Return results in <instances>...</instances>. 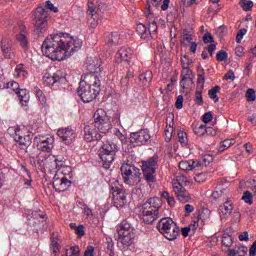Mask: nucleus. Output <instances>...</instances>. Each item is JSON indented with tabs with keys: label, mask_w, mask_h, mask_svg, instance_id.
I'll list each match as a JSON object with an SVG mask.
<instances>
[{
	"label": "nucleus",
	"mask_w": 256,
	"mask_h": 256,
	"mask_svg": "<svg viewBox=\"0 0 256 256\" xmlns=\"http://www.w3.org/2000/svg\"><path fill=\"white\" fill-rule=\"evenodd\" d=\"M83 47V41L68 34L57 33L48 36L42 44V53L52 61H63Z\"/></svg>",
	"instance_id": "nucleus-1"
},
{
	"label": "nucleus",
	"mask_w": 256,
	"mask_h": 256,
	"mask_svg": "<svg viewBox=\"0 0 256 256\" xmlns=\"http://www.w3.org/2000/svg\"><path fill=\"white\" fill-rule=\"evenodd\" d=\"M53 13H59V8L55 7L51 1H46L45 4H40L33 12L32 18L34 21V33L41 37L43 33L47 32L49 25V10Z\"/></svg>",
	"instance_id": "nucleus-2"
},
{
	"label": "nucleus",
	"mask_w": 256,
	"mask_h": 256,
	"mask_svg": "<svg viewBox=\"0 0 256 256\" xmlns=\"http://www.w3.org/2000/svg\"><path fill=\"white\" fill-rule=\"evenodd\" d=\"M163 202L161 198H149L145 203L140 206V217L144 223L151 225L157 219L163 217Z\"/></svg>",
	"instance_id": "nucleus-3"
},
{
	"label": "nucleus",
	"mask_w": 256,
	"mask_h": 256,
	"mask_svg": "<svg viewBox=\"0 0 256 256\" xmlns=\"http://www.w3.org/2000/svg\"><path fill=\"white\" fill-rule=\"evenodd\" d=\"M101 81L97 75H87L85 80L80 81L78 87V95L81 97L83 103H91L97 99V95L101 91Z\"/></svg>",
	"instance_id": "nucleus-4"
},
{
	"label": "nucleus",
	"mask_w": 256,
	"mask_h": 256,
	"mask_svg": "<svg viewBox=\"0 0 256 256\" xmlns=\"http://www.w3.org/2000/svg\"><path fill=\"white\" fill-rule=\"evenodd\" d=\"M118 231V247L122 251H127L133 245L135 239V229L127 221H122L117 226Z\"/></svg>",
	"instance_id": "nucleus-5"
},
{
	"label": "nucleus",
	"mask_w": 256,
	"mask_h": 256,
	"mask_svg": "<svg viewBox=\"0 0 256 256\" xmlns=\"http://www.w3.org/2000/svg\"><path fill=\"white\" fill-rule=\"evenodd\" d=\"M71 179H73L72 168H64L63 170L56 171L53 177V188L58 193H65L71 187Z\"/></svg>",
	"instance_id": "nucleus-6"
},
{
	"label": "nucleus",
	"mask_w": 256,
	"mask_h": 256,
	"mask_svg": "<svg viewBox=\"0 0 256 256\" xmlns=\"http://www.w3.org/2000/svg\"><path fill=\"white\" fill-rule=\"evenodd\" d=\"M119 151V146L115 142L106 141L98 151V155L103 162L104 169H109L115 161V155Z\"/></svg>",
	"instance_id": "nucleus-7"
},
{
	"label": "nucleus",
	"mask_w": 256,
	"mask_h": 256,
	"mask_svg": "<svg viewBox=\"0 0 256 256\" xmlns=\"http://www.w3.org/2000/svg\"><path fill=\"white\" fill-rule=\"evenodd\" d=\"M120 171L126 185L135 186L141 183V169L129 164H123Z\"/></svg>",
	"instance_id": "nucleus-8"
},
{
	"label": "nucleus",
	"mask_w": 256,
	"mask_h": 256,
	"mask_svg": "<svg viewBox=\"0 0 256 256\" xmlns=\"http://www.w3.org/2000/svg\"><path fill=\"white\" fill-rule=\"evenodd\" d=\"M94 125L97 127L99 133L107 134L113 129V124L104 109H98L94 113Z\"/></svg>",
	"instance_id": "nucleus-9"
},
{
	"label": "nucleus",
	"mask_w": 256,
	"mask_h": 256,
	"mask_svg": "<svg viewBox=\"0 0 256 256\" xmlns=\"http://www.w3.org/2000/svg\"><path fill=\"white\" fill-rule=\"evenodd\" d=\"M110 190L113 195L114 207L117 209H123L127 205V193L119 186V181H110Z\"/></svg>",
	"instance_id": "nucleus-10"
},
{
	"label": "nucleus",
	"mask_w": 256,
	"mask_h": 256,
	"mask_svg": "<svg viewBox=\"0 0 256 256\" xmlns=\"http://www.w3.org/2000/svg\"><path fill=\"white\" fill-rule=\"evenodd\" d=\"M158 163V156H153L147 161L142 162V171L144 174V179L147 181V183H155V171H157Z\"/></svg>",
	"instance_id": "nucleus-11"
},
{
	"label": "nucleus",
	"mask_w": 256,
	"mask_h": 256,
	"mask_svg": "<svg viewBox=\"0 0 256 256\" xmlns=\"http://www.w3.org/2000/svg\"><path fill=\"white\" fill-rule=\"evenodd\" d=\"M4 88L10 93H16L21 105H23V107H27V103H29V91H27V89H19V83L15 81L6 83Z\"/></svg>",
	"instance_id": "nucleus-12"
},
{
	"label": "nucleus",
	"mask_w": 256,
	"mask_h": 256,
	"mask_svg": "<svg viewBox=\"0 0 256 256\" xmlns=\"http://www.w3.org/2000/svg\"><path fill=\"white\" fill-rule=\"evenodd\" d=\"M37 150L43 153H51L55 147V137L51 135L38 136L34 139Z\"/></svg>",
	"instance_id": "nucleus-13"
},
{
	"label": "nucleus",
	"mask_w": 256,
	"mask_h": 256,
	"mask_svg": "<svg viewBox=\"0 0 256 256\" xmlns=\"http://www.w3.org/2000/svg\"><path fill=\"white\" fill-rule=\"evenodd\" d=\"M103 7H105V4H99L98 7H95V4L91 0H88L87 15L88 21L90 22L92 27H97L99 23V13L101 11H105Z\"/></svg>",
	"instance_id": "nucleus-14"
},
{
	"label": "nucleus",
	"mask_w": 256,
	"mask_h": 256,
	"mask_svg": "<svg viewBox=\"0 0 256 256\" xmlns=\"http://www.w3.org/2000/svg\"><path fill=\"white\" fill-rule=\"evenodd\" d=\"M57 135L65 145H72L77 139V132L71 127L58 129Z\"/></svg>",
	"instance_id": "nucleus-15"
},
{
	"label": "nucleus",
	"mask_w": 256,
	"mask_h": 256,
	"mask_svg": "<svg viewBox=\"0 0 256 256\" xmlns=\"http://www.w3.org/2000/svg\"><path fill=\"white\" fill-rule=\"evenodd\" d=\"M150 139L151 134L147 129L134 132L130 135V143H132V145H137L138 147H141V145H146Z\"/></svg>",
	"instance_id": "nucleus-16"
},
{
	"label": "nucleus",
	"mask_w": 256,
	"mask_h": 256,
	"mask_svg": "<svg viewBox=\"0 0 256 256\" xmlns=\"http://www.w3.org/2000/svg\"><path fill=\"white\" fill-rule=\"evenodd\" d=\"M146 19L148 21V35L150 37H155L157 30L159 29V25L165 28V20L159 19L157 22V18H153V13L150 10L146 12Z\"/></svg>",
	"instance_id": "nucleus-17"
},
{
	"label": "nucleus",
	"mask_w": 256,
	"mask_h": 256,
	"mask_svg": "<svg viewBox=\"0 0 256 256\" xmlns=\"http://www.w3.org/2000/svg\"><path fill=\"white\" fill-rule=\"evenodd\" d=\"M14 141L17 143L18 147L20 149H27L29 145H31V136L24 135L23 136V130L20 126H16L14 128Z\"/></svg>",
	"instance_id": "nucleus-18"
},
{
	"label": "nucleus",
	"mask_w": 256,
	"mask_h": 256,
	"mask_svg": "<svg viewBox=\"0 0 256 256\" xmlns=\"http://www.w3.org/2000/svg\"><path fill=\"white\" fill-rule=\"evenodd\" d=\"M180 79V87H182V89H191L195 75L193 74V71L189 69V67H184L182 68Z\"/></svg>",
	"instance_id": "nucleus-19"
},
{
	"label": "nucleus",
	"mask_w": 256,
	"mask_h": 256,
	"mask_svg": "<svg viewBox=\"0 0 256 256\" xmlns=\"http://www.w3.org/2000/svg\"><path fill=\"white\" fill-rule=\"evenodd\" d=\"M101 132L97 131V126L95 124H89L84 127V139L88 143L92 141H101Z\"/></svg>",
	"instance_id": "nucleus-20"
},
{
	"label": "nucleus",
	"mask_w": 256,
	"mask_h": 256,
	"mask_svg": "<svg viewBox=\"0 0 256 256\" xmlns=\"http://www.w3.org/2000/svg\"><path fill=\"white\" fill-rule=\"evenodd\" d=\"M65 79V72L62 70H57L53 76L49 73H45L43 76V81L46 85H55V83H59Z\"/></svg>",
	"instance_id": "nucleus-21"
},
{
	"label": "nucleus",
	"mask_w": 256,
	"mask_h": 256,
	"mask_svg": "<svg viewBox=\"0 0 256 256\" xmlns=\"http://www.w3.org/2000/svg\"><path fill=\"white\" fill-rule=\"evenodd\" d=\"M173 191L180 203H189L191 201V195L189 192H187V189L183 187L182 185H175V187H172Z\"/></svg>",
	"instance_id": "nucleus-22"
},
{
	"label": "nucleus",
	"mask_w": 256,
	"mask_h": 256,
	"mask_svg": "<svg viewBox=\"0 0 256 256\" xmlns=\"http://www.w3.org/2000/svg\"><path fill=\"white\" fill-rule=\"evenodd\" d=\"M85 65L87 71L90 73L88 75H98V73L103 71V67H101V61L98 59L93 60L92 58H87Z\"/></svg>",
	"instance_id": "nucleus-23"
},
{
	"label": "nucleus",
	"mask_w": 256,
	"mask_h": 256,
	"mask_svg": "<svg viewBox=\"0 0 256 256\" xmlns=\"http://www.w3.org/2000/svg\"><path fill=\"white\" fill-rule=\"evenodd\" d=\"M211 162H213V156L211 155H205L199 160H192V171H201L202 169H205V167H207V165H209Z\"/></svg>",
	"instance_id": "nucleus-24"
},
{
	"label": "nucleus",
	"mask_w": 256,
	"mask_h": 256,
	"mask_svg": "<svg viewBox=\"0 0 256 256\" xmlns=\"http://www.w3.org/2000/svg\"><path fill=\"white\" fill-rule=\"evenodd\" d=\"M218 213L221 221H227L231 213H233V204L230 201L224 202L219 206Z\"/></svg>",
	"instance_id": "nucleus-25"
},
{
	"label": "nucleus",
	"mask_w": 256,
	"mask_h": 256,
	"mask_svg": "<svg viewBox=\"0 0 256 256\" xmlns=\"http://www.w3.org/2000/svg\"><path fill=\"white\" fill-rule=\"evenodd\" d=\"M25 25L21 24L19 26V34L16 35V41L19 43L22 49H27L29 47V38H27V31Z\"/></svg>",
	"instance_id": "nucleus-26"
},
{
	"label": "nucleus",
	"mask_w": 256,
	"mask_h": 256,
	"mask_svg": "<svg viewBox=\"0 0 256 256\" xmlns=\"http://www.w3.org/2000/svg\"><path fill=\"white\" fill-rule=\"evenodd\" d=\"M132 55L131 48L122 47L116 53V63H129Z\"/></svg>",
	"instance_id": "nucleus-27"
},
{
	"label": "nucleus",
	"mask_w": 256,
	"mask_h": 256,
	"mask_svg": "<svg viewBox=\"0 0 256 256\" xmlns=\"http://www.w3.org/2000/svg\"><path fill=\"white\" fill-rule=\"evenodd\" d=\"M1 49L3 56L5 59H13L15 57V52L13 51V48L11 47V40L9 38H3L1 41Z\"/></svg>",
	"instance_id": "nucleus-28"
},
{
	"label": "nucleus",
	"mask_w": 256,
	"mask_h": 256,
	"mask_svg": "<svg viewBox=\"0 0 256 256\" xmlns=\"http://www.w3.org/2000/svg\"><path fill=\"white\" fill-rule=\"evenodd\" d=\"M174 225H177L170 217L161 218L157 224V229L160 233H165L167 229H175Z\"/></svg>",
	"instance_id": "nucleus-29"
},
{
	"label": "nucleus",
	"mask_w": 256,
	"mask_h": 256,
	"mask_svg": "<svg viewBox=\"0 0 256 256\" xmlns=\"http://www.w3.org/2000/svg\"><path fill=\"white\" fill-rule=\"evenodd\" d=\"M169 3H171V0H148V11H151V5L152 7H160L162 11H167L169 9Z\"/></svg>",
	"instance_id": "nucleus-30"
},
{
	"label": "nucleus",
	"mask_w": 256,
	"mask_h": 256,
	"mask_svg": "<svg viewBox=\"0 0 256 256\" xmlns=\"http://www.w3.org/2000/svg\"><path fill=\"white\" fill-rule=\"evenodd\" d=\"M139 81L142 87H149V84L151 81H153V72H151V70H147L146 72L140 74Z\"/></svg>",
	"instance_id": "nucleus-31"
},
{
	"label": "nucleus",
	"mask_w": 256,
	"mask_h": 256,
	"mask_svg": "<svg viewBox=\"0 0 256 256\" xmlns=\"http://www.w3.org/2000/svg\"><path fill=\"white\" fill-rule=\"evenodd\" d=\"M179 226L177 224H174V228L167 229L162 235L165 237V239H168V241H175L177 239V236L179 235Z\"/></svg>",
	"instance_id": "nucleus-32"
},
{
	"label": "nucleus",
	"mask_w": 256,
	"mask_h": 256,
	"mask_svg": "<svg viewBox=\"0 0 256 256\" xmlns=\"http://www.w3.org/2000/svg\"><path fill=\"white\" fill-rule=\"evenodd\" d=\"M119 41H121V37L119 36V33H117V32L108 34L106 37V43L110 47H113V45H119Z\"/></svg>",
	"instance_id": "nucleus-33"
},
{
	"label": "nucleus",
	"mask_w": 256,
	"mask_h": 256,
	"mask_svg": "<svg viewBox=\"0 0 256 256\" xmlns=\"http://www.w3.org/2000/svg\"><path fill=\"white\" fill-rule=\"evenodd\" d=\"M44 167H46V169H50V171L57 169V156H48L45 158Z\"/></svg>",
	"instance_id": "nucleus-34"
},
{
	"label": "nucleus",
	"mask_w": 256,
	"mask_h": 256,
	"mask_svg": "<svg viewBox=\"0 0 256 256\" xmlns=\"http://www.w3.org/2000/svg\"><path fill=\"white\" fill-rule=\"evenodd\" d=\"M27 75H28V72H27V67H25V64H18L15 68L14 76L22 77L23 79H25Z\"/></svg>",
	"instance_id": "nucleus-35"
},
{
	"label": "nucleus",
	"mask_w": 256,
	"mask_h": 256,
	"mask_svg": "<svg viewBox=\"0 0 256 256\" xmlns=\"http://www.w3.org/2000/svg\"><path fill=\"white\" fill-rule=\"evenodd\" d=\"M191 181H189V178L185 175H178L176 176V179L172 180V187H175V185H189Z\"/></svg>",
	"instance_id": "nucleus-36"
},
{
	"label": "nucleus",
	"mask_w": 256,
	"mask_h": 256,
	"mask_svg": "<svg viewBox=\"0 0 256 256\" xmlns=\"http://www.w3.org/2000/svg\"><path fill=\"white\" fill-rule=\"evenodd\" d=\"M33 92L35 93L41 105L45 107V105H47V97H45V94L43 93V91L39 87L35 86L33 89Z\"/></svg>",
	"instance_id": "nucleus-37"
},
{
	"label": "nucleus",
	"mask_w": 256,
	"mask_h": 256,
	"mask_svg": "<svg viewBox=\"0 0 256 256\" xmlns=\"http://www.w3.org/2000/svg\"><path fill=\"white\" fill-rule=\"evenodd\" d=\"M136 32L139 37H141V39H147V37H149V32H147V26H145L143 23L137 24Z\"/></svg>",
	"instance_id": "nucleus-38"
},
{
	"label": "nucleus",
	"mask_w": 256,
	"mask_h": 256,
	"mask_svg": "<svg viewBox=\"0 0 256 256\" xmlns=\"http://www.w3.org/2000/svg\"><path fill=\"white\" fill-rule=\"evenodd\" d=\"M232 145H235V140L233 139H226L222 141L218 146V153H223V151H227V149H229V147H231Z\"/></svg>",
	"instance_id": "nucleus-39"
},
{
	"label": "nucleus",
	"mask_w": 256,
	"mask_h": 256,
	"mask_svg": "<svg viewBox=\"0 0 256 256\" xmlns=\"http://www.w3.org/2000/svg\"><path fill=\"white\" fill-rule=\"evenodd\" d=\"M206 127L207 125H196L193 127L194 134L197 135V137H206Z\"/></svg>",
	"instance_id": "nucleus-40"
},
{
	"label": "nucleus",
	"mask_w": 256,
	"mask_h": 256,
	"mask_svg": "<svg viewBox=\"0 0 256 256\" xmlns=\"http://www.w3.org/2000/svg\"><path fill=\"white\" fill-rule=\"evenodd\" d=\"M178 141L183 145V147L187 146L189 143V138L187 137V132L185 130L178 131Z\"/></svg>",
	"instance_id": "nucleus-41"
},
{
	"label": "nucleus",
	"mask_w": 256,
	"mask_h": 256,
	"mask_svg": "<svg viewBox=\"0 0 256 256\" xmlns=\"http://www.w3.org/2000/svg\"><path fill=\"white\" fill-rule=\"evenodd\" d=\"M225 193H227L226 189L216 188L215 191L212 193V198L214 199V201H219L221 197H225Z\"/></svg>",
	"instance_id": "nucleus-42"
},
{
	"label": "nucleus",
	"mask_w": 256,
	"mask_h": 256,
	"mask_svg": "<svg viewBox=\"0 0 256 256\" xmlns=\"http://www.w3.org/2000/svg\"><path fill=\"white\" fill-rule=\"evenodd\" d=\"M162 199H165L167 201L169 207H175V197H173L169 192L164 191L162 192Z\"/></svg>",
	"instance_id": "nucleus-43"
},
{
	"label": "nucleus",
	"mask_w": 256,
	"mask_h": 256,
	"mask_svg": "<svg viewBox=\"0 0 256 256\" xmlns=\"http://www.w3.org/2000/svg\"><path fill=\"white\" fill-rule=\"evenodd\" d=\"M66 256H81V249L79 246H71L70 249H66Z\"/></svg>",
	"instance_id": "nucleus-44"
},
{
	"label": "nucleus",
	"mask_w": 256,
	"mask_h": 256,
	"mask_svg": "<svg viewBox=\"0 0 256 256\" xmlns=\"http://www.w3.org/2000/svg\"><path fill=\"white\" fill-rule=\"evenodd\" d=\"M222 244L224 245V247H231L233 245V236L224 233L222 235Z\"/></svg>",
	"instance_id": "nucleus-45"
},
{
	"label": "nucleus",
	"mask_w": 256,
	"mask_h": 256,
	"mask_svg": "<svg viewBox=\"0 0 256 256\" xmlns=\"http://www.w3.org/2000/svg\"><path fill=\"white\" fill-rule=\"evenodd\" d=\"M31 162H34L35 166L38 167H45V156H43V154H39L36 159L35 158H31Z\"/></svg>",
	"instance_id": "nucleus-46"
},
{
	"label": "nucleus",
	"mask_w": 256,
	"mask_h": 256,
	"mask_svg": "<svg viewBox=\"0 0 256 256\" xmlns=\"http://www.w3.org/2000/svg\"><path fill=\"white\" fill-rule=\"evenodd\" d=\"M239 5L243 11H251V9H253V1L251 0H241Z\"/></svg>",
	"instance_id": "nucleus-47"
},
{
	"label": "nucleus",
	"mask_w": 256,
	"mask_h": 256,
	"mask_svg": "<svg viewBox=\"0 0 256 256\" xmlns=\"http://www.w3.org/2000/svg\"><path fill=\"white\" fill-rule=\"evenodd\" d=\"M219 91H221V87L215 86L208 92L210 99H215V103L219 102V98H217V93H219Z\"/></svg>",
	"instance_id": "nucleus-48"
},
{
	"label": "nucleus",
	"mask_w": 256,
	"mask_h": 256,
	"mask_svg": "<svg viewBox=\"0 0 256 256\" xmlns=\"http://www.w3.org/2000/svg\"><path fill=\"white\" fill-rule=\"evenodd\" d=\"M192 160L189 161H181L178 164L179 169H181L182 171H193V167L191 165Z\"/></svg>",
	"instance_id": "nucleus-49"
},
{
	"label": "nucleus",
	"mask_w": 256,
	"mask_h": 256,
	"mask_svg": "<svg viewBox=\"0 0 256 256\" xmlns=\"http://www.w3.org/2000/svg\"><path fill=\"white\" fill-rule=\"evenodd\" d=\"M164 135H165V141L169 143V141H171L173 137V126H171V124L166 125V128L164 130Z\"/></svg>",
	"instance_id": "nucleus-50"
},
{
	"label": "nucleus",
	"mask_w": 256,
	"mask_h": 256,
	"mask_svg": "<svg viewBox=\"0 0 256 256\" xmlns=\"http://www.w3.org/2000/svg\"><path fill=\"white\" fill-rule=\"evenodd\" d=\"M203 88H197L196 89V94H195V103L197 105H203Z\"/></svg>",
	"instance_id": "nucleus-51"
},
{
	"label": "nucleus",
	"mask_w": 256,
	"mask_h": 256,
	"mask_svg": "<svg viewBox=\"0 0 256 256\" xmlns=\"http://www.w3.org/2000/svg\"><path fill=\"white\" fill-rule=\"evenodd\" d=\"M242 201L248 205H253V194H251L249 191H245L242 196Z\"/></svg>",
	"instance_id": "nucleus-52"
},
{
	"label": "nucleus",
	"mask_w": 256,
	"mask_h": 256,
	"mask_svg": "<svg viewBox=\"0 0 256 256\" xmlns=\"http://www.w3.org/2000/svg\"><path fill=\"white\" fill-rule=\"evenodd\" d=\"M50 249L54 253V255H59L61 251V247L59 246V242H57V234H56V241H53L51 243Z\"/></svg>",
	"instance_id": "nucleus-53"
},
{
	"label": "nucleus",
	"mask_w": 256,
	"mask_h": 256,
	"mask_svg": "<svg viewBox=\"0 0 256 256\" xmlns=\"http://www.w3.org/2000/svg\"><path fill=\"white\" fill-rule=\"evenodd\" d=\"M228 57L229 55L224 50H220L216 54V60L219 61V63L227 61Z\"/></svg>",
	"instance_id": "nucleus-54"
},
{
	"label": "nucleus",
	"mask_w": 256,
	"mask_h": 256,
	"mask_svg": "<svg viewBox=\"0 0 256 256\" xmlns=\"http://www.w3.org/2000/svg\"><path fill=\"white\" fill-rule=\"evenodd\" d=\"M181 63H182V69H185V67H189V65H193V59L185 55L181 57Z\"/></svg>",
	"instance_id": "nucleus-55"
},
{
	"label": "nucleus",
	"mask_w": 256,
	"mask_h": 256,
	"mask_svg": "<svg viewBox=\"0 0 256 256\" xmlns=\"http://www.w3.org/2000/svg\"><path fill=\"white\" fill-rule=\"evenodd\" d=\"M65 168L71 169V166L65 165V161L56 158V171H63Z\"/></svg>",
	"instance_id": "nucleus-56"
},
{
	"label": "nucleus",
	"mask_w": 256,
	"mask_h": 256,
	"mask_svg": "<svg viewBox=\"0 0 256 256\" xmlns=\"http://www.w3.org/2000/svg\"><path fill=\"white\" fill-rule=\"evenodd\" d=\"M193 37L191 36V34L186 33L182 35V39H181V43L183 45H189V43H193Z\"/></svg>",
	"instance_id": "nucleus-57"
},
{
	"label": "nucleus",
	"mask_w": 256,
	"mask_h": 256,
	"mask_svg": "<svg viewBox=\"0 0 256 256\" xmlns=\"http://www.w3.org/2000/svg\"><path fill=\"white\" fill-rule=\"evenodd\" d=\"M196 183H205V181H207V175L205 173H198L196 174V176L194 177Z\"/></svg>",
	"instance_id": "nucleus-58"
},
{
	"label": "nucleus",
	"mask_w": 256,
	"mask_h": 256,
	"mask_svg": "<svg viewBox=\"0 0 256 256\" xmlns=\"http://www.w3.org/2000/svg\"><path fill=\"white\" fill-rule=\"evenodd\" d=\"M203 123H211L213 121V114L211 112H207L202 116Z\"/></svg>",
	"instance_id": "nucleus-59"
},
{
	"label": "nucleus",
	"mask_w": 256,
	"mask_h": 256,
	"mask_svg": "<svg viewBox=\"0 0 256 256\" xmlns=\"http://www.w3.org/2000/svg\"><path fill=\"white\" fill-rule=\"evenodd\" d=\"M246 97H247L248 101H255V99H256L255 90L248 89L246 92Z\"/></svg>",
	"instance_id": "nucleus-60"
},
{
	"label": "nucleus",
	"mask_w": 256,
	"mask_h": 256,
	"mask_svg": "<svg viewBox=\"0 0 256 256\" xmlns=\"http://www.w3.org/2000/svg\"><path fill=\"white\" fill-rule=\"evenodd\" d=\"M114 135L123 143H127V137L121 131L115 130Z\"/></svg>",
	"instance_id": "nucleus-61"
},
{
	"label": "nucleus",
	"mask_w": 256,
	"mask_h": 256,
	"mask_svg": "<svg viewBox=\"0 0 256 256\" xmlns=\"http://www.w3.org/2000/svg\"><path fill=\"white\" fill-rule=\"evenodd\" d=\"M247 33V30L240 29L239 32L236 35V43H241L243 40V36Z\"/></svg>",
	"instance_id": "nucleus-62"
},
{
	"label": "nucleus",
	"mask_w": 256,
	"mask_h": 256,
	"mask_svg": "<svg viewBox=\"0 0 256 256\" xmlns=\"http://www.w3.org/2000/svg\"><path fill=\"white\" fill-rule=\"evenodd\" d=\"M84 256H95V247L93 246H87Z\"/></svg>",
	"instance_id": "nucleus-63"
},
{
	"label": "nucleus",
	"mask_w": 256,
	"mask_h": 256,
	"mask_svg": "<svg viewBox=\"0 0 256 256\" xmlns=\"http://www.w3.org/2000/svg\"><path fill=\"white\" fill-rule=\"evenodd\" d=\"M249 256H256V241H254L250 247Z\"/></svg>",
	"instance_id": "nucleus-64"
}]
</instances>
